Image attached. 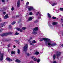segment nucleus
Returning a JSON list of instances; mask_svg holds the SVG:
<instances>
[{
  "label": "nucleus",
  "instance_id": "f257e3e1",
  "mask_svg": "<svg viewBox=\"0 0 63 63\" xmlns=\"http://www.w3.org/2000/svg\"><path fill=\"white\" fill-rule=\"evenodd\" d=\"M43 40L45 41V44L46 45H48V46H52V47H53V46H54L56 45V44H51L50 39L47 38H43L40 39V41H43Z\"/></svg>",
  "mask_w": 63,
  "mask_h": 63
},
{
  "label": "nucleus",
  "instance_id": "f03ea898",
  "mask_svg": "<svg viewBox=\"0 0 63 63\" xmlns=\"http://www.w3.org/2000/svg\"><path fill=\"white\" fill-rule=\"evenodd\" d=\"M38 30V28L37 27H36L35 28L33 29V32H32V33L33 34H37V32H36V31Z\"/></svg>",
  "mask_w": 63,
  "mask_h": 63
},
{
  "label": "nucleus",
  "instance_id": "7ed1b4c3",
  "mask_svg": "<svg viewBox=\"0 0 63 63\" xmlns=\"http://www.w3.org/2000/svg\"><path fill=\"white\" fill-rule=\"evenodd\" d=\"M12 34V32H10L8 33H5L2 34L1 35V36L2 37H3V36H7V35H9L10 34Z\"/></svg>",
  "mask_w": 63,
  "mask_h": 63
},
{
  "label": "nucleus",
  "instance_id": "20e7f679",
  "mask_svg": "<svg viewBox=\"0 0 63 63\" xmlns=\"http://www.w3.org/2000/svg\"><path fill=\"white\" fill-rule=\"evenodd\" d=\"M28 47V45L27 44H25L24 47H23V51H26L27 50V48Z\"/></svg>",
  "mask_w": 63,
  "mask_h": 63
},
{
  "label": "nucleus",
  "instance_id": "39448f33",
  "mask_svg": "<svg viewBox=\"0 0 63 63\" xmlns=\"http://www.w3.org/2000/svg\"><path fill=\"white\" fill-rule=\"evenodd\" d=\"M3 56H4V54H1V52L0 51V60L2 61L3 60Z\"/></svg>",
  "mask_w": 63,
  "mask_h": 63
},
{
  "label": "nucleus",
  "instance_id": "423d86ee",
  "mask_svg": "<svg viewBox=\"0 0 63 63\" xmlns=\"http://www.w3.org/2000/svg\"><path fill=\"white\" fill-rule=\"evenodd\" d=\"M28 7L29 11H31L32 10H33V11L35 10V9H34L32 6H28Z\"/></svg>",
  "mask_w": 63,
  "mask_h": 63
},
{
  "label": "nucleus",
  "instance_id": "0eeeda50",
  "mask_svg": "<svg viewBox=\"0 0 63 63\" xmlns=\"http://www.w3.org/2000/svg\"><path fill=\"white\" fill-rule=\"evenodd\" d=\"M8 23L7 22H4L0 24V25L1 26V27H3L6 24H7Z\"/></svg>",
  "mask_w": 63,
  "mask_h": 63
},
{
  "label": "nucleus",
  "instance_id": "6e6552de",
  "mask_svg": "<svg viewBox=\"0 0 63 63\" xmlns=\"http://www.w3.org/2000/svg\"><path fill=\"white\" fill-rule=\"evenodd\" d=\"M36 15L38 16H39L38 17V18H40V17H41L40 16H41V13H39V12H38L37 13Z\"/></svg>",
  "mask_w": 63,
  "mask_h": 63
},
{
  "label": "nucleus",
  "instance_id": "1a4fd4ad",
  "mask_svg": "<svg viewBox=\"0 0 63 63\" xmlns=\"http://www.w3.org/2000/svg\"><path fill=\"white\" fill-rule=\"evenodd\" d=\"M20 1L19 0H18L17 3V6L18 8H19L20 7Z\"/></svg>",
  "mask_w": 63,
  "mask_h": 63
},
{
  "label": "nucleus",
  "instance_id": "9d476101",
  "mask_svg": "<svg viewBox=\"0 0 63 63\" xmlns=\"http://www.w3.org/2000/svg\"><path fill=\"white\" fill-rule=\"evenodd\" d=\"M16 29L18 31H20V32H22V30H21V29L19 28H16Z\"/></svg>",
  "mask_w": 63,
  "mask_h": 63
},
{
  "label": "nucleus",
  "instance_id": "9b49d317",
  "mask_svg": "<svg viewBox=\"0 0 63 63\" xmlns=\"http://www.w3.org/2000/svg\"><path fill=\"white\" fill-rule=\"evenodd\" d=\"M32 58L33 59V60H34V61H37V59L36 57H35L34 56H32Z\"/></svg>",
  "mask_w": 63,
  "mask_h": 63
},
{
  "label": "nucleus",
  "instance_id": "f8f14e48",
  "mask_svg": "<svg viewBox=\"0 0 63 63\" xmlns=\"http://www.w3.org/2000/svg\"><path fill=\"white\" fill-rule=\"evenodd\" d=\"M7 18H8V14L6 15L4 17V19H7Z\"/></svg>",
  "mask_w": 63,
  "mask_h": 63
},
{
  "label": "nucleus",
  "instance_id": "ddd939ff",
  "mask_svg": "<svg viewBox=\"0 0 63 63\" xmlns=\"http://www.w3.org/2000/svg\"><path fill=\"white\" fill-rule=\"evenodd\" d=\"M60 54H61V52H58L57 53L56 55L57 56H59Z\"/></svg>",
  "mask_w": 63,
  "mask_h": 63
},
{
  "label": "nucleus",
  "instance_id": "4468645a",
  "mask_svg": "<svg viewBox=\"0 0 63 63\" xmlns=\"http://www.w3.org/2000/svg\"><path fill=\"white\" fill-rule=\"evenodd\" d=\"M57 4V3H52L51 4V5L52 6H55V5H56Z\"/></svg>",
  "mask_w": 63,
  "mask_h": 63
},
{
  "label": "nucleus",
  "instance_id": "2eb2a0df",
  "mask_svg": "<svg viewBox=\"0 0 63 63\" xmlns=\"http://www.w3.org/2000/svg\"><path fill=\"white\" fill-rule=\"evenodd\" d=\"M6 59L7 60H8V61H12V60L10 59L9 58H6Z\"/></svg>",
  "mask_w": 63,
  "mask_h": 63
},
{
  "label": "nucleus",
  "instance_id": "dca6fc26",
  "mask_svg": "<svg viewBox=\"0 0 63 63\" xmlns=\"http://www.w3.org/2000/svg\"><path fill=\"white\" fill-rule=\"evenodd\" d=\"M58 23L57 22H53L52 23V25H56Z\"/></svg>",
  "mask_w": 63,
  "mask_h": 63
},
{
  "label": "nucleus",
  "instance_id": "f3484780",
  "mask_svg": "<svg viewBox=\"0 0 63 63\" xmlns=\"http://www.w3.org/2000/svg\"><path fill=\"white\" fill-rule=\"evenodd\" d=\"M15 62H17V63H20L21 62L18 59L16 60Z\"/></svg>",
  "mask_w": 63,
  "mask_h": 63
},
{
  "label": "nucleus",
  "instance_id": "a211bd4d",
  "mask_svg": "<svg viewBox=\"0 0 63 63\" xmlns=\"http://www.w3.org/2000/svg\"><path fill=\"white\" fill-rule=\"evenodd\" d=\"M32 37H30V40H28V41L29 42H30V44H31V45H32L33 44H32V43H31V42L30 41V40H31L32 39Z\"/></svg>",
  "mask_w": 63,
  "mask_h": 63
},
{
  "label": "nucleus",
  "instance_id": "6ab92c4d",
  "mask_svg": "<svg viewBox=\"0 0 63 63\" xmlns=\"http://www.w3.org/2000/svg\"><path fill=\"white\" fill-rule=\"evenodd\" d=\"M47 16L49 18H51V16H50V15L49 14V13H47Z\"/></svg>",
  "mask_w": 63,
  "mask_h": 63
},
{
  "label": "nucleus",
  "instance_id": "aec40b11",
  "mask_svg": "<svg viewBox=\"0 0 63 63\" xmlns=\"http://www.w3.org/2000/svg\"><path fill=\"white\" fill-rule=\"evenodd\" d=\"M15 51H12L11 52V54H15Z\"/></svg>",
  "mask_w": 63,
  "mask_h": 63
},
{
  "label": "nucleus",
  "instance_id": "412c9836",
  "mask_svg": "<svg viewBox=\"0 0 63 63\" xmlns=\"http://www.w3.org/2000/svg\"><path fill=\"white\" fill-rule=\"evenodd\" d=\"M35 54L36 55H38L39 54V52L36 51L35 53Z\"/></svg>",
  "mask_w": 63,
  "mask_h": 63
},
{
  "label": "nucleus",
  "instance_id": "4be33fe9",
  "mask_svg": "<svg viewBox=\"0 0 63 63\" xmlns=\"http://www.w3.org/2000/svg\"><path fill=\"white\" fill-rule=\"evenodd\" d=\"M29 20H32V17H30L29 18Z\"/></svg>",
  "mask_w": 63,
  "mask_h": 63
},
{
  "label": "nucleus",
  "instance_id": "5701e85b",
  "mask_svg": "<svg viewBox=\"0 0 63 63\" xmlns=\"http://www.w3.org/2000/svg\"><path fill=\"white\" fill-rule=\"evenodd\" d=\"M17 53L18 54H19L20 53V50H19V49H17Z\"/></svg>",
  "mask_w": 63,
  "mask_h": 63
},
{
  "label": "nucleus",
  "instance_id": "b1692460",
  "mask_svg": "<svg viewBox=\"0 0 63 63\" xmlns=\"http://www.w3.org/2000/svg\"><path fill=\"white\" fill-rule=\"evenodd\" d=\"M19 15H17L15 17H14V18H16L17 17H19Z\"/></svg>",
  "mask_w": 63,
  "mask_h": 63
},
{
  "label": "nucleus",
  "instance_id": "393cba45",
  "mask_svg": "<svg viewBox=\"0 0 63 63\" xmlns=\"http://www.w3.org/2000/svg\"><path fill=\"white\" fill-rule=\"evenodd\" d=\"M16 23V22H13L12 23V25H14V24H15V23Z\"/></svg>",
  "mask_w": 63,
  "mask_h": 63
},
{
  "label": "nucleus",
  "instance_id": "a878e982",
  "mask_svg": "<svg viewBox=\"0 0 63 63\" xmlns=\"http://www.w3.org/2000/svg\"><path fill=\"white\" fill-rule=\"evenodd\" d=\"M40 61V59L39 58V59L37 60V63H39Z\"/></svg>",
  "mask_w": 63,
  "mask_h": 63
},
{
  "label": "nucleus",
  "instance_id": "bb28decb",
  "mask_svg": "<svg viewBox=\"0 0 63 63\" xmlns=\"http://www.w3.org/2000/svg\"><path fill=\"white\" fill-rule=\"evenodd\" d=\"M55 57H56L55 55H54L53 56V59H55Z\"/></svg>",
  "mask_w": 63,
  "mask_h": 63
},
{
  "label": "nucleus",
  "instance_id": "cd10ccee",
  "mask_svg": "<svg viewBox=\"0 0 63 63\" xmlns=\"http://www.w3.org/2000/svg\"><path fill=\"white\" fill-rule=\"evenodd\" d=\"M36 41H35V40H33L32 41V43H36Z\"/></svg>",
  "mask_w": 63,
  "mask_h": 63
},
{
  "label": "nucleus",
  "instance_id": "c85d7f7f",
  "mask_svg": "<svg viewBox=\"0 0 63 63\" xmlns=\"http://www.w3.org/2000/svg\"><path fill=\"white\" fill-rule=\"evenodd\" d=\"M15 42L17 43V42H19V41L17 40H15Z\"/></svg>",
  "mask_w": 63,
  "mask_h": 63
},
{
  "label": "nucleus",
  "instance_id": "c756f323",
  "mask_svg": "<svg viewBox=\"0 0 63 63\" xmlns=\"http://www.w3.org/2000/svg\"><path fill=\"white\" fill-rule=\"evenodd\" d=\"M26 28V27H23L22 28V29H23V30H25Z\"/></svg>",
  "mask_w": 63,
  "mask_h": 63
},
{
  "label": "nucleus",
  "instance_id": "7c9ffc66",
  "mask_svg": "<svg viewBox=\"0 0 63 63\" xmlns=\"http://www.w3.org/2000/svg\"><path fill=\"white\" fill-rule=\"evenodd\" d=\"M15 35H19V33L16 32L15 34Z\"/></svg>",
  "mask_w": 63,
  "mask_h": 63
},
{
  "label": "nucleus",
  "instance_id": "2f4dec72",
  "mask_svg": "<svg viewBox=\"0 0 63 63\" xmlns=\"http://www.w3.org/2000/svg\"><path fill=\"white\" fill-rule=\"evenodd\" d=\"M52 18L53 19H56V17H55L54 16Z\"/></svg>",
  "mask_w": 63,
  "mask_h": 63
},
{
  "label": "nucleus",
  "instance_id": "473e14b6",
  "mask_svg": "<svg viewBox=\"0 0 63 63\" xmlns=\"http://www.w3.org/2000/svg\"><path fill=\"white\" fill-rule=\"evenodd\" d=\"M12 11H14V7H12L11 8Z\"/></svg>",
  "mask_w": 63,
  "mask_h": 63
},
{
  "label": "nucleus",
  "instance_id": "72a5a7b5",
  "mask_svg": "<svg viewBox=\"0 0 63 63\" xmlns=\"http://www.w3.org/2000/svg\"><path fill=\"white\" fill-rule=\"evenodd\" d=\"M60 10H61V11H63V8H60Z\"/></svg>",
  "mask_w": 63,
  "mask_h": 63
},
{
  "label": "nucleus",
  "instance_id": "f704fd0d",
  "mask_svg": "<svg viewBox=\"0 0 63 63\" xmlns=\"http://www.w3.org/2000/svg\"><path fill=\"white\" fill-rule=\"evenodd\" d=\"M32 15V12H30L29 13V15L30 16H31V15Z\"/></svg>",
  "mask_w": 63,
  "mask_h": 63
},
{
  "label": "nucleus",
  "instance_id": "c9c22d12",
  "mask_svg": "<svg viewBox=\"0 0 63 63\" xmlns=\"http://www.w3.org/2000/svg\"><path fill=\"white\" fill-rule=\"evenodd\" d=\"M29 2H27V3L26 4V6H27V5H28V4H29Z\"/></svg>",
  "mask_w": 63,
  "mask_h": 63
},
{
  "label": "nucleus",
  "instance_id": "e433bc0d",
  "mask_svg": "<svg viewBox=\"0 0 63 63\" xmlns=\"http://www.w3.org/2000/svg\"><path fill=\"white\" fill-rule=\"evenodd\" d=\"M3 15H5V14H6V12H3Z\"/></svg>",
  "mask_w": 63,
  "mask_h": 63
},
{
  "label": "nucleus",
  "instance_id": "4c0bfd02",
  "mask_svg": "<svg viewBox=\"0 0 63 63\" xmlns=\"http://www.w3.org/2000/svg\"><path fill=\"white\" fill-rule=\"evenodd\" d=\"M5 0H1L2 2H5Z\"/></svg>",
  "mask_w": 63,
  "mask_h": 63
},
{
  "label": "nucleus",
  "instance_id": "58836bf2",
  "mask_svg": "<svg viewBox=\"0 0 63 63\" xmlns=\"http://www.w3.org/2000/svg\"><path fill=\"white\" fill-rule=\"evenodd\" d=\"M3 8L5 10H6V9H7V7H4Z\"/></svg>",
  "mask_w": 63,
  "mask_h": 63
},
{
  "label": "nucleus",
  "instance_id": "ea45409f",
  "mask_svg": "<svg viewBox=\"0 0 63 63\" xmlns=\"http://www.w3.org/2000/svg\"><path fill=\"white\" fill-rule=\"evenodd\" d=\"M53 63H57V62L56 61H54L53 62Z\"/></svg>",
  "mask_w": 63,
  "mask_h": 63
},
{
  "label": "nucleus",
  "instance_id": "a19ab883",
  "mask_svg": "<svg viewBox=\"0 0 63 63\" xmlns=\"http://www.w3.org/2000/svg\"><path fill=\"white\" fill-rule=\"evenodd\" d=\"M27 56H29V53H28L27 54Z\"/></svg>",
  "mask_w": 63,
  "mask_h": 63
},
{
  "label": "nucleus",
  "instance_id": "79ce46f5",
  "mask_svg": "<svg viewBox=\"0 0 63 63\" xmlns=\"http://www.w3.org/2000/svg\"><path fill=\"white\" fill-rule=\"evenodd\" d=\"M8 47H10V45L9 44L8 45Z\"/></svg>",
  "mask_w": 63,
  "mask_h": 63
},
{
  "label": "nucleus",
  "instance_id": "37998d69",
  "mask_svg": "<svg viewBox=\"0 0 63 63\" xmlns=\"http://www.w3.org/2000/svg\"><path fill=\"white\" fill-rule=\"evenodd\" d=\"M33 63V62H31L30 63Z\"/></svg>",
  "mask_w": 63,
  "mask_h": 63
},
{
  "label": "nucleus",
  "instance_id": "c03bdc74",
  "mask_svg": "<svg viewBox=\"0 0 63 63\" xmlns=\"http://www.w3.org/2000/svg\"><path fill=\"white\" fill-rule=\"evenodd\" d=\"M2 32V30H1L0 29V32Z\"/></svg>",
  "mask_w": 63,
  "mask_h": 63
},
{
  "label": "nucleus",
  "instance_id": "a18cd8bd",
  "mask_svg": "<svg viewBox=\"0 0 63 63\" xmlns=\"http://www.w3.org/2000/svg\"><path fill=\"white\" fill-rule=\"evenodd\" d=\"M1 20H1V19L0 18V22H1Z\"/></svg>",
  "mask_w": 63,
  "mask_h": 63
},
{
  "label": "nucleus",
  "instance_id": "49530a36",
  "mask_svg": "<svg viewBox=\"0 0 63 63\" xmlns=\"http://www.w3.org/2000/svg\"><path fill=\"white\" fill-rule=\"evenodd\" d=\"M14 48H15L16 47V46H14Z\"/></svg>",
  "mask_w": 63,
  "mask_h": 63
},
{
  "label": "nucleus",
  "instance_id": "de8ad7c7",
  "mask_svg": "<svg viewBox=\"0 0 63 63\" xmlns=\"http://www.w3.org/2000/svg\"><path fill=\"white\" fill-rule=\"evenodd\" d=\"M61 46L62 47H63V44Z\"/></svg>",
  "mask_w": 63,
  "mask_h": 63
},
{
  "label": "nucleus",
  "instance_id": "09e8293b",
  "mask_svg": "<svg viewBox=\"0 0 63 63\" xmlns=\"http://www.w3.org/2000/svg\"><path fill=\"white\" fill-rule=\"evenodd\" d=\"M20 26H22V25L21 24V25H20Z\"/></svg>",
  "mask_w": 63,
  "mask_h": 63
},
{
  "label": "nucleus",
  "instance_id": "8fccbe9b",
  "mask_svg": "<svg viewBox=\"0 0 63 63\" xmlns=\"http://www.w3.org/2000/svg\"><path fill=\"white\" fill-rule=\"evenodd\" d=\"M61 20H63V19H62V18H61Z\"/></svg>",
  "mask_w": 63,
  "mask_h": 63
},
{
  "label": "nucleus",
  "instance_id": "3c124183",
  "mask_svg": "<svg viewBox=\"0 0 63 63\" xmlns=\"http://www.w3.org/2000/svg\"><path fill=\"white\" fill-rule=\"evenodd\" d=\"M62 26H63V24H62Z\"/></svg>",
  "mask_w": 63,
  "mask_h": 63
},
{
  "label": "nucleus",
  "instance_id": "603ef678",
  "mask_svg": "<svg viewBox=\"0 0 63 63\" xmlns=\"http://www.w3.org/2000/svg\"><path fill=\"white\" fill-rule=\"evenodd\" d=\"M21 1H23V0H21Z\"/></svg>",
  "mask_w": 63,
  "mask_h": 63
},
{
  "label": "nucleus",
  "instance_id": "864d4df0",
  "mask_svg": "<svg viewBox=\"0 0 63 63\" xmlns=\"http://www.w3.org/2000/svg\"><path fill=\"white\" fill-rule=\"evenodd\" d=\"M20 43L19 42V43H18V44H19Z\"/></svg>",
  "mask_w": 63,
  "mask_h": 63
},
{
  "label": "nucleus",
  "instance_id": "5fc2aeb1",
  "mask_svg": "<svg viewBox=\"0 0 63 63\" xmlns=\"http://www.w3.org/2000/svg\"><path fill=\"white\" fill-rule=\"evenodd\" d=\"M30 50H31V49H30Z\"/></svg>",
  "mask_w": 63,
  "mask_h": 63
},
{
  "label": "nucleus",
  "instance_id": "6e6d98bb",
  "mask_svg": "<svg viewBox=\"0 0 63 63\" xmlns=\"http://www.w3.org/2000/svg\"><path fill=\"white\" fill-rule=\"evenodd\" d=\"M7 1H8V0H7Z\"/></svg>",
  "mask_w": 63,
  "mask_h": 63
},
{
  "label": "nucleus",
  "instance_id": "4d7b16f0",
  "mask_svg": "<svg viewBox=\"0 0 63 63\" xmlns=\"http://www.w3.org/2000/svg\"><path fill=\"white\" fill-rule=\"evenodd\" d=\"M62 35L63 36V33L62 34Z\"/></svg>",
  "mask_w": 63,
  "mask_h": 63
},
{
  "label": "nucleus",
  "instance_id": "13d9d810",
  "mask_svg": "<svg viewBox=\"0 0 63 63\" xmlns=\"http://www.w3.org/2000/svg\"><path fill=\"white\" fill-rule=\"evenodd\" d=\"M0 4H1V3L0 2Z\"/></svg>",
  "mask_w": 63,
  "mask_h": 63
}]
</instances>
